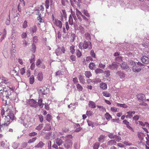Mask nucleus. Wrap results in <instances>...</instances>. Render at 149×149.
<instances>
[{
	"label": "nucleus",
	"mask_w": 149,
	"mask_h": 149,
	"mask_svg": "<svg viewBox=\"0 0 149 149\" xmlns=\"http://www.w3.org/2000/svg\"><path fill=\"white\" fill-rule=\"evenodd\" d=\"M1 114L2 116L1 121L3 122L4 120V123L2 124H1V122L0 123V129L1 132L6 129L10 123V120H13L15 116L12 109L9 108H8L5 111L3 109H2Z\"/></svg>",
	"instance_id": "obj_1"
},
{
	"label": "nucleus",
	"mask_w": 149,
	"mask_h": 149,
	"mask_svg": "<svg viewBox=\"0 0 149 149\" xmlns=\"http://www.w3.org/2000/svg\"><path fill=\"white\" fill-rule=\"evenodd\" d=\"M4 92L6 94V97L7 99H9L10 100H15V99L16 94L14 91L8 89L5 91Z\"/></svg>",
	"instance_id": "obj_2"
},
{
	"label": "nucleus",
	"mask_w": 149,
	"mask_h": 149,
	"mask_svg": "<svg viewBox=\"0 0 149 149\" xmlns=\"http://www.w3.org/2000/svg\"><path fill=\"white\" fill-rule=\"evenodd\" d=\"M72 137L71 135H69L67 136L64 143V146L66 148L68 149L72 147L73 144L72 140Z\"/></svg>",
	"instance_id": "obj_3"
},
{
	"label": "nucleus",
	"mask_w": 149,
	"mask_h": 149,
	"mask_svg": "<svg viewBox=\"0 0 149 149\" xmlns=\"http://www.w3.org/2000/svg\"><path fill=\"white\" fill-rule=\"evenodd\" d=\"M65 51V49L63 46L59 47L56 50L55 53L57 56H61L62 54H64Z\"/></svg>",
	"instance_id": "obj_4"
},
{
	"label": "nucleus",
	"mask_w": 149,
	"mask_h": 149,
	"mask_svg": "<svg viewBox=\"0 0 149 149\" xmlns=\"http://www.w3.org/2000/svg\"><path fill=\"white\" fill-rule=\"evenodd\" d=\"M21 122L23 123V125L27 127L29 126L30 123V119L29 117L27 116L24 118H22L21 119Z\"/></svg>",
	"instance_id": "obj_5"
},
{
	"label": "nucleus",
	"mask_w": 149,
	"mask_h": 149,
	"mask_svg": "<svg viewBox=\"0 0 149 149\" xmlns=\"http://www.w3.org/2000/svg\"><path fill=\"white\" fill-rule=\"evenodd\" d=\"M83 47L84 49L88 48L89 49H91L92 47V44L90 41H84L83 44Z\"/></svg>",
	"instance_id": "obj_6"
},
{
	"label": "nucleus",
	"mask_w": 149,
	"mask_h": 149,
	"mask_svg": "<svg viewBox=\"0 0 149 149\" xmlns=\"http://www.w3.org/2000/svg\"><path fill=\"white\" fill-rule=\"evenodd\" d=\"M38 91L40 94L44 95L47 93V89L45 87H40L38 89Z\"/></svg>",
	"instance_id": "obj_7"
},
{
	"label": "nucleus",
	"mask_w": 149,
	"mask_h": 149,
	"mask_svg": "<svg viewBox=\"0 0 149 149\" xmlns=\"http://www.w3.org/2000/svg\"><path fill=\"white\" fill-rule=\"evenodd\" d=\"M29 104L31 107L36 108L38 107L37 102L33 99L30 100L29 101Z\"/></svg>",
	"instance_id": "obj_8"
},
{
	"label": "nucleus",
	"mask_w": 149,
	"mask_h": 149,
	"mask_svg": "<svg viewBox=\"0 0 149 149\" xmlns=\"http://www.w3.org/2000/svg\"><path fill=\"white\" fill-rule=\"evenodd\" d=\"M116 62L117 64H113L112 65H117L118 64H120L121 65V64L123 63L122 62V58L121 57L118 56L116 58Z\"/></svg>",
	"instance_id": "obj_9"
},
{
	"label": "nucleus",
	"mask_w": 149,
	"mask_h": 149,
	"mask_svg": "<svg viewBox=\"0 0 149 149\" xmlns=\"http://www.w3.org/2000/svg\"><path fill=\"white\" fill-rule=\"evenodd\" d=\"M135 112L134 111H130L127 112V114L126 116V118H131L132 116L135 113Z\"/></svg>",
	"instance_id": "obj_10"
},
{
	"label": "nucleus",
	"mask_w": 149,
	"mask_h": 149,
	"mask_svg": "<svg viewBox=\"0 0 149 149\" xmlns=\"http://www.w3.org/2000/svg\"><path fill=\"white\" fill-rule=\"evenodd\" d=\"M140 66H133L132 69L133 71L135 72H139L141 70Z\"/></svg>",
	"instance_id": "obj_11"
},
{
	"label": "nucleus",
	"mask_w": 149,
	"mask_h": 149,
	"mask_svg": "<svg viewBox=\"0 0 149 149\" xmlns=\"http://www.w3.org/2000/svg\"><path fill=\"white\" fill-rule=\"evenodd\" d=\"M138 99L140 100L143 101L145 99V96L144 94L140 93L137 95Z\"/></svg>",
	"instance_id": "obj_12"
},
{
	"label": "nucleus",
	"mask_w": 149,
	"mask_h": 149,
	"mask_svg": "<svg viewBox=\"0 0 149 149\" xmlns=\"http://www.w3.org/2000/svg\"><path fill=\"white\" fill-rule=\"evenodd\" d=\"M56 143L58 146H59L62 145L63 143V141L61 137L59 138H57L55 140Z\"/></svg>",
	"instance_id": "obj_13"
},
{
	"label": "nucleus",
	"mask_w": 149,
	"mask_h": 149,
	"mask_svg": "<svg viewBox=\"0 0 149 149\" xmlns=\"http://www.w3.org/2000/svg\"><path fill=\"white\" fill-rule=\"evenodd\" d=\"M75 128V132H78L80 131L82 129L80 127V125L79 124H76L74 125Z\"/></svg>",
	"instance_id": "obj_14"
},
{
	"label": "nucleus",
	"mask_w": 149,
	"mask_h": 149,
	"mask_svg": "<svg viewBox=\"0 0 149 149\" xmlns=\"http://www.w3.org/2000/svg\"><path fill=\"white\" fill-rule=\"evenodd\" d=\"M88 106L91 108L94 109L96 107L95 103L93 101H90L89 102Z\"/></svg>",
	"instance_id": "obj_15"
},
{
	"label": "nucleus",
	"mask_w": 149,
	"mask_h": 149,
	"mask_svg": "<svg viewBox=\"0 0 149 149\" xmlns=\"http://www.w3.org/2000/svg\"><path fill=\"white\" fill-rule=\"evenodd\" d=\"M37 78L39 81H41L42 80L43 78V74L41 72H39Z\"/></svg>",
	"instance_id": "obj_16"
},
{
	"label": "nucleus",
	"mask_w": 149,
	"mask_h": 149,
	"mask_svg": "<svg viewBox=\"0 0 149 149\" xmlns=\"http://www.w3.org/2000/svg\"><path fill=\"white\" fill-rule=\"evenodd\" d=\"M79 79L80 82L81 83L83 84H84L85 83V81L84 76L81 75H80L79 76Z\"/></svg>",
	"instance_id": "obj_17"
},
{
	"label": "nucleus",
	"mask_w": 149,
	"mask_h": 149,
	"mask_svg": "<svg viewBox=\"0 0 149 149\" xmlns=\"http://www.w3.org/2000/svg\"><path fill=\"white\" fill-rule=\"evenodd\" d=\"M148 58L144 57H142L141 58L142 62L145 64H148L149 63V60H148Z\"/></svg>",
	"instance_id": "obj_18"
},
{
	"label": "nucleus",
	"mask_w": 149,
	"mask_h": 149,
	"mask_svg": "<svg viewBox=\"0 0 149 149\" xmlns=\"http://www.w3.org/2000/svg\"><path fill=\"white\" fill-rule=\"evenodd\" d=\"M42 98H40L38 100V104L39 107L41 108H42L43 107L44 104V103H42Z\"/></svg>",
	"instance_id": "obj_19"
},
{
	"label": "nucleus",
	"mask_w": 149,
	"mask_h": 149,
	"mask_svg": "<svg viewBox=\"0 0 149 149\" xmlns=\"http://www.w3.org/2000/svg\"><path fill=\"white\" fill-rule=\"evenodd\" d=\"M37 14L39 16L38 17H43V16L45 14L43 13L42 11L40 10H37Z\"/></svg>",
	"instance_id": "obj_20"
},
{
	"label": "nucleus",
	"mask_w": 149,
	"mask_h": 149,
	"mask_svg": "<svg viewBox=\"0 0 149 149\" xmlns=\"http://www.w3.org/2000/svg\"><path fill=\"white\" fill-rule=\"evenodd\" d=\"M44 145L45 143H44L42 141H40L35 146V147L42 148Z\"/></svg>",
	"instance_id": "obj_21"
},
{
	"label": "nucleus",
	"mask_w": 149,
	"mask_h": 149,
	"mask_svg": "<svg viewBox=\"0 0 149 149\" xmlns=\"http://www.w3.org/2000/svg\"><path fill=\"white\" fill-rule=\"evenodd\" d=\"M107 144L109 145H115L116 144V142L115 140H111L108 142Z\"/></svg>",
	"instance_id": "obj_22"
},
{
	"label": "nucleus",
	"mask_w": 149,
	"mask_h": 149,
	"mask_svg": "<svg viewBox=\"0 0 149 149\" xmlns=\"http://www.w3.org/2000/svg\"><path fill=\"white\" fill-rule=\"evenodd\" d=\"M138 137L141 141H142L145 137V136L143 133H140L138 134Z\"/></svg>",
	"instance_id": "obj_23"
},
{
	"label": "nucleus",
	"mask_w": 149,
	"mask_h": 149,
	"mask_svg": "<svg viewBox=\"0 0 149 149\" xmlns=\"http://www.w3.org/2000/svg\"><path fill=\"white\" fill-rule=\"evenodd\" d=\"M100 86L101 88L103 90H105L107 88V85L105 83H101L100 84Z\"/></svg>",
	"instance_id": "obj_24"
},
{
	"label": "nucleus",
	"mask_w": 149,
	"mask_h": 149,
	"mask_svg": "<svg viewBox=\"0 0 149 149\" xmlns=\"http://www.w3.org/2000/svg\"><path fill=\"white\" fill-rule=\"evenodd\" d=\"M37 29V28L36 26V25H34L30 28V32L34 33L36 31Z\"/></svg>",
	"instance_id": "obj_25"
},
{
	"label": "nucleus",
	"mask_w": 149,
	"mask_h": 149,
	"mask_svg": "<svg viewBox=\"0 0 149 149\" xmlns=\"http://www.w3.org/2000/svg\"><path fill=\"white\" fill-rule=\"evenodd\" d=\"M80 143L79 142H77L74 143V148L75 149H79L80 148Z\"/></svg>",
	"instance_id": "obj_26"
},
{
	"label": "nucleus",
	"mask_w": 149,
	"mask_h": 149,
	"mask_svg": "<svg viewBox=\"0 0 149 149\" xmlns=\"http://www.w3.org/2000/svg\"><path fill=\"white\" fill-rule=\"evenodd\" d=\"M55 24L57 26H58L60 28H62V24L61 21L58 20L56 21Z\"/></svg>",
	"instance_id": "obj_27"
},
{
	"label": "nucleus",
	"mask_w": 149,
	"mask_h": 149,
	"mask_svg": "<svg viewBox=\"0 0 149 149\" xmlns=\"http://www.w3.org/2000/svg\"><path fill=\"white\" fill-rule=\"evenodd\" d=\"M117 75L120 76V78H124L125 77V74L123 72L120 71H118L117 72Z\"/></svg>",
	"instance_id": "obj_28"
},
{
	"label": "nucleus",
	"mask_w": 149,
	"mask_h": 149,
	"mask_svg": "<svg viewBox=\"0 0 149 149\" xmlns=\"http://www.w3.org/2000/svg\"><path fill=\"white\" fill-rule=\"evenodd\" d=\"M78 29L80 32L82 34H84L85 33V30L84 28L81 25H79L78 27Z\"/></svg>",
	"instance_id": "obj_29"
},
{
	"label": "nucleus",
	"mask_w": 149,
	"mask_h": 149,
	"mask_svg": "<svg viewBox=\"0 0 149 149\" xmlns=\"http://www.w3.org/2000/svg\"><path fill=\"white\" fill-rule=\"evenodd\" d=\"M35 56L34 55L32 54L31 56V58L30 59V62L31 64V65H33L35 61Z\"/></svg>",
	"instance_id": "obj_30"
},
{
	"label": "nucleus",
	"mask_w": 149,
	"mask_h": 149,
	"mask_svg": "<svg viewBox=\"0 0 149 149\" xmlns=\"http://www.w3.org/2000/svg\"><path fill=\"white\" fill-rule=\"evenodd\" d=\"M105 135H100L98 141L102 143L104 141V139L105 138Z\"/></svg>",
	"instance_id": "obj_31"
},
{
	"label": "nucleus",
	"mask_w": 149,
	"mask_h": 149,
	"mask_svg": "<svg viewBox=\"0 0 149 149\" xmlns=\"http://www.w3.org/2000/svg\"><path fill=\"white\" fill-rule=\"evenodd\" d=\"M85 38L88 40H91V38L90 33L88 32H86L85 34Z\"/></svg>",
	"instance_id": "obj_32"
},
{
	"label": "nucleus",
	"mask_w": 149,
	"mask_h": 149,
	"mask_svg": "<svg viewBox=\"0 0 149 149\" xmlns=\"http://www.w3.org/2000/svg\"><path fill=\"white\" fill-rule=\"evenodd\" d=\"M51 129V126L49 124H46L44 127V129L46 131H49Z\"/></svg>",
	"instance_id": "obj_33"
},
{
	"label": "nucleus",
	"mask_w": 149,
	"mask_h": 149,
	"mask_svg": "<svg viewBox=\"0 0 149 149\" xmlns=\"http://www.w3.org/2000/svg\"><path fill=\"white\" fill-rule=\"evenodd\" d=\"M102 94L103 96L107 97H110L111 96L110 94L107 91H104L102 92Z\"/></svg>",
	"instance_id": "obj_34"
},
{
	"label": "nucleus",
	"mask_w": 149,
	"mask_h": 149,
	"mask_svg": "<svg viewBox=\"0 0 149 149\" xmlns=\"http://www.w3.org/2000/svg\"><path fill=\"white\" fill-rule=\"evenodd\" d=\"M34 82V77L33 75L31 76L29 78V82L30 84H33Z\"/></svg>",
	"instance_id": "obj_35"
},
{
	"label": "nucleus",
	"mask_w": 149,
	"mask_h": 149,
	"mask_svg": "<svg viewBox=\"0 0 149 149\" xmlns=\"http://www.w3.org/2000/svg\"><path fill=\"white\" fill-rule=\"evenodd\" d=\"M105 118L107 120H109L112 118L111 116L108 113H106L105 116Z\"/></svg>",
	"instance_id": "obj_36"
},
{
	"label": "nucleus",
	"mask_w": 149,
	"mask_h": 149,
	"mask_svg": "<svg viewBox=\"0 0 149 149\" xmlns=\"http://www.w3.org/2000/svg\"><path fill=\"white\" fill-rule=\"evenodd\" d=\"M52 119V116L49 114L47 115L46 117V119L49 122H50Z\"/></svg>",
	"instance_id": "obj_37"
},
{
	"label": "nucleus",
	"mask_w": 149,
	"mask_h": 149,
	"mask_svg": "<svg viewBox=\"0 0 149 149\" xmlns=\"http://www.w3.org/2000/svg\"><path fill=\"white\" fill-rule=\"evenodd\" d=\"M117 106L118 107H122L125 108H127V105L124 104H122L118 103H117Z\"/></svg>",
	"instance_id": "obj_38"
},
{
	"label": "nucleus",
	"mask_w": 149,
	"mask_h": 149,
	"mask_svg": "<svg viewBox=\"0 0 149 149\" xmlns=\"http://www.w3.org/2000/svg\"><path fill=\"white\" fill-rule=\"evenodd\" d=\"M19 143L17 142H15L13 143L12 145L14 149L17 148L19 146Z\"/></svg>",
	"instance_id": "obj_39"
},
{
	"label": "nucleus",
	"mask_w": 149,
	"mask_h": 149,
	"mask_svg": "<svg viewBox=\"0 0 149 149\" xmlns=\"http://www.w3.org/2000/svg\"><path fill=\"white\" fill-rule=\"evenodd\" d=\"M20 2V3H19L18 7L19 8V7H21V6H24L25 5V3L24 1V0H19Z\"/></svg>",
	"instance_id": "obj_40"
},
{
	"label": "nucleus",
	"mask_w": 149,
	"mask_h": 149,
	"mask_svg": "<svg viewBox=\"0 0 149 149\" xmlns=\"http://www.w3.org/2000/svg\"><path fill=\"white\" fill-rule=\"evenodd\" d=\"M85 74L86 77L88 78H89L92 75L90 71H86Z\"/></svg>",
	"instance_id": "obj_41"
},
{
	"label": "nucleus",
	"mask_w": 149,
	"mask_h": 149,
	"mask_svg": "<svg viewBox=\"0 0 149 149\" xmlns=\"http://www.w3.org/2000/svg\"><path fill=\"white\" fill-rule=\"evenodd\" d=\"M107 135L111 139H114L116 136V135H114L113 133H109Z\"/></svg>",
	"instance_id": "obj_42"
},
{
	"label": "nucleus",
	"mask_w": 149,
	"mask_h": 149,
	"mask_svg": "<svg viewBox=\"0 0 149 149\" xmlns=\"http://www.w3.org/2000/svg\"><path fill=\"white\" fill-rule=\"evenodd\" d=\"M7 86L8 87H9V89H10L11 90L13 91H14V90L15 89V87L12 85L10 83Z\"/></svg>",
	"instance_id": "obj_43"
},
{
	"label": "nucleus",
	"mask_w": 149,
	"mask_h": 149,
	"mask_svg": "<svg viewBox=\"0 0 149 149\" xmlns=\"http://www.w3.org/2000/svg\"><path fill=\"white\" fill-rule=\"evenodd\" d=\"M32 48L31 49V51L33 53H34L36 51V47L35 45L33 43L32 45Z\"/></svg>",
	"instance_id": "obj_44"
},
{
	"label": "nucleus",
	"mask_w": 149,
	"mask_h": 149,
	"mask_svg": "<svg viewBox=\"0 0 149 149\" xmlns=\"http://www.w3.org/2000/svg\"><path fill=\"white\" fill-rule=\"evenodd\" d=\"M69 23L70 25H72L73 24V20L72 17L70 15L69 17Z\"/></svg>",
	"instance_id": "obj_45"
},
{
	"label": "nucleus",
	"mask_w": 149,
	"mask_h": 149,
	"mask_svg": "<svg viewBox=\"0 0 149 149\" xmlns=\"http://www.w3.org/2000/svg\"><path fill=\"white\" fill-rule=\"evenodd\" d=\"M100 144L99 143H96L94 145L93 149H98L99 147L100 146Z\"/></svg>",
	"instance_id": "obj_46"
},
{
	"label": "nucleus",
	"mask_w": 149,
	"mask_h": 149,
	"mask_svg": "<svg viewBox=\"0 0 149 149\" xmlns=\"http://www.w3.org/2000/svg\"><path fill=\"white\" fill-rule=\"evenodd\" d=\"M86 115L88 117L91 116L93 114V112L91 111H87L86 113Z\"/></svg>",
	"instance_id": "obj_47"
},
{
	"label": "nucleus",
	"mask_w": 149,
	"mask_h": 149,
	"mask_svg": "<svg viewBox=\"0 0 149 149\" xmlns=\"http://www.w3.org/2000/svg\"><path fill=\"white\" fill-rule=\"evenodd\" d=\"M77 88L78 89L79 91H81L82 90V87L81 86V85L79 84H77Z\"/></svg>",
	"instance_id": "obj_48"
},
{
	"label": "nucleus",
	"mask_w": 149,
	"mask_h": 149,
	"mask_svg": "<svg viewBox=\"0 0 149 149\" xmlns=\"http://www.w3.org/2000/svg\"><path fill=\"white\" fill-rule=\"evenodd\" d=\"M37 139V138L36 137L32 138L31 139L29 140L28 141V143H31L34 142Z\"/></svg>",
	"instance_id": "obj_49"
},
{
	"label": "nucleus",
	"mask_w": 149,
	"mask_h": 149,
	"mask_svg": "<svg viewBox=\"0 0 149 149\" xmlns=\"http://www.w3.org/2000/svg\"><path fill=\"white\" fill-rule=\"evenodd\" d=\"M43 124H41L39 125L36 128V129L38 131L40 130H41L42 128L43 127Z\"/></svg>",
	"instance_id": "obj_50"
},
{
	"label": "nucleus",
	"mask_w": 149,
	"mask_h": 149,
	"mask_svg": "<svg viewBox=\"0 0 149 149\" xmlns=\"http://www.w3.org/2000/svg\"><path fill=\"white\" fill-rule=\"evenodd\" d=\"M74 46L72 45L70 47V52L72 54H74L75 52V49H74Z\"/></svg>",
	"instance_id": "obj_51"
},
{
	"label": "nucleus",
	"mask_w": 149,
	"mask_h": 149,
	"mask_svg": "<svg viewBox=\"0 0 149 149\" xmlns=\"http://www.w3.org/2000/svg\"><path fill=\"white\" fill-rule=\"evenodd\" d=\"M115 138L114 139L116 140V141L117 142H119L121 140V137L118 136L116 135L115 136Z\"/></svg>",
	"instance_id": "obj_52"
},
{
	"label": "nucleus",
	"mask_w": 149,
	"mask_h": 149,
	"mask_svg": "<svg viewBox=\"0 0 149 149\" xmlns=\"http://www.w3.org/2000/svg\"><path fill=\"white\" fill-rule=\"evenodd\" d=\"M49 0H46L45 2V6L46 9H48L49 8Z\"/></svg>",
	"instance_id": "obj_53"
},
{
	"label": "nucleus",
	"mask_w": 149,
	"mask_h": 149,
	"mask_svg": "<svg viewBox=\"0 0 149 149\" xmlns=\"http://www.w3.org/2000/svg\"><path fill=\"white\" fill-rule=\"evenodd\" d=\"M42 17H38L37 18L38 21L39 22V23H38V24L40 25V23L42 22L43 23L44 22V20L42 19Z\"/></svg>",
	"instance_id": "obj_54"
},
{
	"label": "nucleus",
	"mask_w": 149,
	"mask_h": 149,
	"mask_svg": "<svg viewBox=\"0 0 149 149\" xmlns=\"http://www.w3.org/2000/svg\"><path fill=\"white\" fill-rule=\"evenodd\" d=\"M76 54L77 56L79 57H80L81 55V53L79 50H76Z\"/></svg>",
	"instance_id": "obj_55"
},
{
	"label": "nucleus",
	"mask_w": 149,
	"mask_h": 149,
	"mask_svg": "<svg viewBox=\"0 0 149 149\" xmlns=\"http://www.w3.org/2000/svg\"><path fill=\"white\" fill-rule=\"evenodd\" d=\"M38 116L39 118L40 122L41 123H42L44 120L43 116L41 115H38Z\"/></svg>",
	"instance_id": "obj_56"
},
{
	"label": "nucleus",
	"mask_w": 149,
	"mask_h": 149,
	"mask_svg": "<svg viewBox=\"0 0 149 149\" xmlns=\"http://www.w3.org/2000/svg\"><path fill=\"white\" fill-rule=\"evenodd\" d=\"M121 68L126 70H128L129 68V66H121Z\"/></svg>",
	"instance_id": "obj_57"
},
{
	"label": "nucleus",
	"mask_w": 149,
	"mask_h": 149,
	"mask_svg": "<svg viewBox=\"0 0 149 149\" xmlns=\"http://www.w3.org/2000/svg\"><path fill=\"white\" fill-rule=\"evenodd\" d=\"M117 108L114 107H112L111 108V110L113 112H115L117 111Z\"/></svg>",
	"instance_id": "obj_58"
},
{
	"label": "nucleus",
	"mask_w": 149,
	"mask_h": 149,
	"mask_svg": "<svg viewBox=\"0 0 149 149\" xmlns=\"http://www.w3.org/2000/svg\"><path fill=\"white\" fill-rule=\"evenodd\" d=\"M76 14L77 17L80 16H82L83 15L82 13L78 10H76Z\"/></svg>",
	"instance_id": "obj_59"
},
{
	"label": "nucleus",
	"mask_w": 149,
	"mask_h": 149,
	"mask_svg": "<svg viewBox=\"0 0 149 149\" xmlns=\"http://www.w3.org/2000/svg\"><path fill=\"white\" fill-rule=\"evenodd\" d=\"M123 123L126 125V127L130 125V123L127 121L126 120H124L123 121Z\"/></svg>",
	"instance_id": "obj_60"
},
{
	"label": "nucleus",
	"mask_w": 149,
	"mask_h": 149,
	"mask_svg": "<svg viewBox=\"0 0 149 149\" xmlns=\"http://www.w3.org/2000/svg\"><path fill=\"white\" fill-rule=\"evenodd\" d=\"M27 22L26 21H24L22 27L24 28H26L27 26Z\"/></svg>",
	"instance_id": "obj_61"
},
{
	"label": "nucleus",
	"mask_w": 149,
	"mask_h": 149,
	"mask_svg": "<svg viewBox=\"0 0 149 149\" xmlns=\"http://www.w3.org/2000/svg\"><path fill=\"white\" fill-rule=\"evenodd\" d=\"M37 133L35 132H33L29 134V135L30 136H33L37 134Z\"/></svg>",
	"instance_id": "obj_62"
},
{
	"label": "nucleus",
	"mask_w": 149,
	"mask_h": 149,
	"mask_svg": "<svg viewBox=\"0 0 149 149\" xmlns=\"http://www.w3.org/2000/svg\"><path fill=\"white\" fill-rule=\"evenodd\" d=\"M90 54L91 56L94 58H95V55L93 50H92L91 51Z\"/></svg>",
	"instance_id": "obj_63"
},
{
	"label": "nucleus",
	"mask_w": 149,
	"mask_h": 149,
	"mask_svg": "<svg viewBox=\"0 0 149 149\" xmlns=\"http://www.w3.org/2000/svg\"><path fill=\"white\" fill-rule=\"evenodd\" d=\"M27 34L26 33L23 32L21 36L22 38H25L27 37Z\"/></svg>",
	"instance_id": "obj_64"
}]
</instances>
